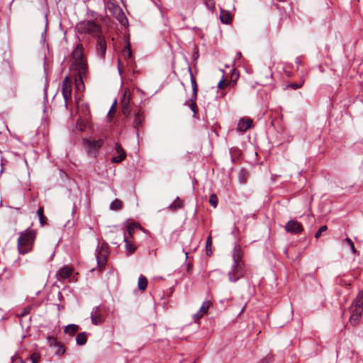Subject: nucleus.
Segmentation results:
<instances>
[{
  "label": "nucleus",
  "mask_w": 363,
  "mask_h": 363,
  "mask_svg": "<svg viewBox=\"0 0 363 363\" xmlns=\"http://www.w3.org/2000/svg\"><path fill=\"white\" fill-rule=\"evenodd\" d=\"M233 264L228 272V279L231 282H235L244 276L245 267L242 261V253L240 247L235 245L233 251Z\"/></svg>",
  "instance_id": "1"
},
{
  "label": "nucleus",
  "mask_w": 363,
  "mask_h": 363,
  "mask_svg": "<svg viewBox=\"0 0 363 363\" xmlns=\"http://www.w3.org/2000/svg\"><path fill=\"white\" fill-rule=\"evenodd\" d=\"M36 238L35 230L28 228L23 232L20 233L17 240L18 251L21 255H26L32 251Z\"/></svg>",
  "instance_id": "2"
},
{
  "label": "nucleus",
  "mask_w": 363,
  "mask_h": 363,
  "mask_svg": "<svg viewBox=\"0 0 363 363\" xmlns=\"http://www.w3.org/2000/svg\"><path fill=\"white\" fill-rule=\"evenodd\" d=\"M83 45L79 43L72 53L70 69L80 74L87 72V64L84 58Z\"/></svg>",
  "instance_id": "3"
},
{
  "label": "nucleus",
  "mask_w": 363,
  "mask_h": 363,
  "mask_svg": "<svg viewBox=\"0 0 363 363\" xmlns=\"http://www.w3.org/2000/svg\"><path fill=\"white\" fill-rule=\"evenodd\" d=\"M78 33L98 38L101 35V27L96 22L87 20L78 23L76 26Z\"/></svg>",
  "instance_id": "4"
},
{
  "label": "nucleus",
  "mask_w": 363,
  "mask_h": 363,
  "mask_svg": "<svg viewBox=\"0 0 363 363\" xmlns=\"http://www.w3.org/2000/svg\"><path fill=\"white\" fill-rule=\"evenodd\" d=\"M96 258L99 268H103L107 261L108 255V245L102 243L96 250Z\"/></svg>",
  "instance_id": "5"
},
{
  "label": "nucleus",
  "mask_w": 363,
  "mask_h": 363,
  "mask_svg": "<svg viewBox=\"0 0 363 363\" xmlns=\"http://www.w3.org/2000/svg\"><path fill=\"white\" fill-rule=\"evenodd\" d=\"M130 92L128 89H125L121 101V111L125 118L130 115Z\"/></svg>",
  "instance_id": "6"
},
{
  "label": "nucleus",
  "mask_w": 363,
  "mask_h": 363,
  "mask_svg": "<svg viewBox=\"0 0 363 363\" xmlns=\"http://www.w3.org/2000/svg\"><path fill=\"white\" fill-rule=\"evenodd\" d=\"M84 144L87 148L88 154L95 156L96 152L102 147L104 140L102 139H84Z\"/></svg>",
  "instance_id": "7"
},
{
  "label": "nucleus",
  "mask_w": 363,
  "mask_h": 363,
  "mask_svg": "<svg viewBox=\"0 0 363 363\" xmlns=\"http://www.w3.org/2000/svg\"><path fill=\"white\" fill-rule=\"evenodd\" d=\"M104 309L101 306H96L91 312V320L94 325H99L104 321Z\"/></svg>",
  "instance_id": "8"
},
{
  "label": "nucleus",
  "mask_w": 363,
  "mask_h": 363,
  "mask_svg": "<svg viewBox=\"0 0 363 363\" xmlns=\"http://www.w3.org/2000/svg\"><path fill=\"white\" fill-rule=\"evenodd\" d=\"M62 92L67 104L72 95V81L69 76H66L62 84Z\"/></svg>",
  "instance_id": "9"
},
{
  "label": "nucleus",
  "mask_w": 363,
  "mask_h": 363,
  "mask_svg": "<svg viewBox=\"0 0 363 363\" xmlns=\"http://www.w3.org/2000/svg\"><path fill=\"white\" fill-rule=\"evenodd\" d=\"M284 228L286 232L293 234H299L303 231L301 223L295 220L288 221Z\"/></svg>",
  "instance_id": "10"
},
{
  "label": "nucleus",
  "mask_w": 363,
  "mask_h": 363,
  "mask_svg": "<svg viewBox=\"0 0 363 363\" xmlns=\"http://www.w3.org/2000/svg\"><path fill=\"white\" fill-rule=\"evenodd\" d=\"M350 323L352 325L357 324L360 320L362 313V308L352 304L350 308Z\"/></svg>",
  "instance_id": "11"
},
{
  "label": "nucleus",
  "mask_w": 363,
  "mask_h": 363,
  "mask_svg": "<svg viewBox=\"0 0 363 363\" xmlns=\"http://www.w3.org/2000/svg\"><path fill=\"white\" fill-rule=\"evenodd\" d=\"M115 151H116V154H117V155L113 156L111 158L112 163H118L125 160V158L126 157V153L124 151L122 146L118 143H116V145H115Z\"/></svg>",
  "instance_id": "12"
},
{
  "label": "nucleus",
  "mask_w": 363,
  "mask_h": 363,
  "mask_svg": "<svg viewBox=\"0 0 363 363\" xmlns=\"http://www.w3.org/2000/svg\"><path fill=\"white\" fill-rule=\"evenodd\" d=\"M96 52L101 57H104L106 52V42L102 35L97 38Z\"/></svg>",
  "instance_id": "13"
},
{
  "label": "nucleus",
  "mask_w": 363,
  "mask_h": 363,
  "mask_svg": "<svg viewBox=\"0 0 363 363\" xmlns=\"http://www.w3.org/2000/svg\"><path fill=\"white\" fill-rule=\"evenodd\" d=\"M73 269L69 266H64L62 267L57 273V280H64L69 278L72 274Z\"/></svg>",
  "instance_id": "14"
},
{
  "label": "nucleus",
  "mask_w": 363,
  "mask_h": 363,
  "mask_svg": "<svg viewBox=\"0 0 363 363\" xmlns=\"http://www.w3.org/2000/svg\"><path fill=\"white\" fill-rule=\"evenodd\" d=\"M252 125V120L250 118H242L239 121L237 130L240 132H245Z\"/></svg>",
  "instance_id": "15"
},
{
  "label": "nucleus",
  "mask_w": 363,
  "mask_h": 363,
  "mask_svg": "<svg viewBox=\"0 0 363 363\" xmlns=\"http://www.w3.org/2000/svg\"><path fill=\"white\" fill-rule=\"evenodd\" d=\"M77 76L75 78V89L77 91H82L84 89V84L83 79L86 78V74L83 73L80 74L79 73H74Z\"/></svg>",
  "instance_id": "16"
},
{
  "label": "nucleus",
  "mask_w": 363,
  "mask_h": 363,
  "mask_svg": "<svg viewBox=\"0 0 363 363\" xmlns=\"http://www.w3.org/2000/svg\"><path fill=\"white\" fill-rule=\"evenodd\" d=\"M124 242L125 244V252L127 255H130L133 254L136 250L135 245L131 242L129 237L126 235V233H124Z\"/></svg>",
  "instance_id": "17"
},
{
  "label": "nucleus",
  "mask_w": 363,
  "mask_h": 363,
  "mask_svg": "<svg viewBox=\"0 0 363 363\" xmlns=\"http://www.w3.org/2000/svg\"><path fill=\"white\" fill-rule=\"evenodd\" d=\"M143 118H144V117H143V114L142 113H140V112L135 113L134 114L133 126L135 128L138 129L139 127L141 126L143 124Z\"/></svg>",
  "instance_id": "18"
},
{
  "label": "nucleus",
  "mask_w": 363,
  "mask_h": 363,
  "mask_svg": "<svg viewBox=\"0 0 363 363\" xmlns=\"http://www.w3.org/2000/svg\"><path fill=\"white\" fill-rule=\"evenodd\" d=\"M189 70L190 72L191 84V86H192L191 97H192V100H196V99L197 97V91H198L197 84H196V81L195 78L193 77V74H192L190 67L189 68Z\"/></svg>",
  "instance_id": "19"
},
{
  "label": "nucleus",
  "mask_w": 363,
  "mask_h": 363,
  "mask_svg": "<svg viewBox=\"0 0 363 363\" xmlns=\"http://www.w3.org/2000/svg\"><path fill=\"white\" fill-rule=\"evenodd\" d=\"M220 19L222 23L228 24L231 21L232 17L228 11L221 9Z\"/></svg>",
  "instance_id": "20"
},
{
  "label": "nucleus",
  "mask_w": 363,
  "mask_h": 363,
  "mask_svg": "<svg viewBox=\"0 0 363 363\" xmlns=\"http://www.w3.org/2000/svg\"><path fill=\"white\" fill-rule=\"evenodd\" d=\"M87 335L86 333H80L77 335L76 342L79 345H84L86 342Z\"/></svg>",
  "instance_id": "21"
},
{
  "label": "nucleus",
  "mask_w": 363,
  "mask_h": 363,
  "mask_svg": "<svg viewBox=\"0 0 363 363\" xmlns=\"http://www.w3.org/2000/svg\"><path fill=\"white\" fill-rule=\"evenodd\" d=\"M79 330V326L74 324H70L65 327V333L70 335H74Z\"/></svg>",
  "instance_id": "22"
},
{
  "label": "nucleus",
  "mask_w": 363,
  "mask_h": 363,
  "mask_svg": "<svg viewBox=\"0 0 363 363\" xmlns=\"http://www.w3.org/2000/svg\"><path fill=\"white\" fill-rule=\"evenodd\" d=\"M122 56L126 60H130L132 59V51L130 50V45H127L124 47L122 51Z\"/></svg>",
  "instance_id": "23"
},
{
  "label": "nucleus",
  "mask_w": 363,
  "mask_h": 363,
  "mask_svg": "<svg viewBox=\"0 0 363 363\" xmlns=\"http://www.w3.org/2000/svg\"><path fill=\"white\" fill-rule=\"evenodd\" d=\"M138 288L141 291L146 289L147 286V280L145 277L141 275L138 279Z\"/></svg>",
  "instance_id": "24"
},
{
  "label": "nucleus",
  "mask_w": 363,
  "mask_h": 363,
  "mask_svg": "<svg viewBox=\"0 0 363 363\" xmlns=\"http://www.w3.org/2000/svg\"><path fill=\"white\" fill-rule=\"evenodd\" d=\"M183 206V202L182 200L179 199V197H177L174 201L171 203L169 206V208L172 210V211H175L177 209H179V208H182Z\"/></svg>",
  "instance_id": "25"
},
{
  "label": "nucleus",
  "mask_w": 363,
  "mask_h": 363,
  "mask_svg": "<svg viewBox=\"0 0 363 363\" xmlns=\"http://www.w3.org/2000/svg\"><path fill=\"white\" fill-rule=\"evenodd\" d=\"M211 306V303L210 301H204L199 310V313L203 314V315H206L208 313V310Z\"/></svg>",
  "instance_id": "26"
},
{
  "label": "nucleus",
  "mask_w": 363,
  "mask_h": 363,
  "mask_svg": "<svg viewBox=\"0 0 363 363\" xmlns=\"http://www.w3.org/2000/svg\"><path fill=\"white\" fill-rule=\"evenodd\" d=\"M37 214L39 217V220L41 225H44L46 223V217L44 216L43 208L40 207L37 211Z\"/></svg>",
  "instance_id": "27"
},
{
  "label": "nucleus",
  "mask_w": 363,
  "mask_h": 363,
  "mask_svg": "<svg viewBox=\"0 0 363 363\" xmlns=\"http://www.w3.org/2000/svg\"><path fill=\"white\" fill-rule=\"evenodd\" d=\"M352 304L362 308V306H363V290L359 293L356 299L352 302Z\"/></svg>",
  "instance_id": "28"
},
{
  "label": "nucleus",
  "mask_w": 363,
  "mask_h": 363,
  "mask_svg": "<svg viewBox=\"0 0 363 363\" xmlns=\"http://www.w3.org/2000/svg\"><path fill=\"white\" fill-rule=\"evenodd\" d=\"M121 207H122V203L118 199L114 200L113 201L111 202V203L110 205V208L111 210H115V211L121 209Z\"/></svg>",
  "instance_id": "29"
},
{
  "label": "nucleus",
  "mask_w": 363,
  "mask_h": 363,
  "mask_svg": "<svg viewBox=\"0 0 363 363\" xmlns=\"http://www.w3.org/2000/svg\"><path fill=\"white\" fill-rule=\"evenodd\" d=\"M344 243H346L350 247V248L353 254L357 253V251L354 247V242H352V240L350 238H347L344 240Z\"/></svg>",
  "instance_id": "30"
},
{
  "label": "nucleus",
  "mask_w": 363,
  "mask_h": 363,
  "mask_svg": "<svg viewBox=\"0 0 363 363\" xmlns=\"http://www.w3.org/2000/svg\"><path fill=\"white\" fill-rule=\"evenodd\" d=\"M218 199L216 194L211 195L209 198V203L213 207L216 208L218 205Z\"/></svg>",
  "instance_id": "31"
},
{
  "label": "nucleus",
  "mask_w": 363,
  "mask_h": 363,
  "mask_svg": "<svg viewBox=\"0 0 363 363\" xmlns=\"http://www.w3.org/2000/svg\"><path fill=\"white\" fill-rule=\"evenodd\" d=\"M206 252L208 255H209L210 253H211V247H212V238L211 236H208L206 239Z\"/></svg>",
  "instance_id": "32"
},
{
  "label": "nucleus",
  "mask_w": 363,
  "mask_h": 363,
  "mask_svg": "<svg viewBox=\"0 0 363 363\" xmlns=\"http://www.w3.org/2000/svg\"><path fill=\"white\" fill-rule=\"evenodd\" d=\"M206 7L211 11L215 9V1L213 0H204Z\"/></svg>",
  "instance_id": "33"
},
{
  "label": "nucleus",
  "mask_w": 363,
  "mask_h": 363,
  "mask_svg": "<svg viewBox=\"0 0 363 363\" xmlns=\"http://www.w3.org/2000/svg\"><path fill=\"white\" fill-rule=\"evenodd\" d=\"M190 101H191V104L189 105V107L194 113V117H196V108H197L196 103L195 100H192V97L191 98Z\"/></svg>",
  "instance_id": "34"
},
{
  "label": "nucleus",
  "mask_w": 363,
  "mask_h": 363,
  "mask_svg": "<svg viewBox=\"0 0 363 363\" xmlns=\"http://www.w3.org/2000/svg\"><path fill=\"white\" fill-rule=\"evenodd\" d=\"M116 10L118 11L119 13H118V21L122 23V24H124L125 21H127V19L125 17L124 14L123 13L122 11L119 9V8H117Z\"/></svg>",
  "instance_id": "35"
},
{
  "label": "nucleus",
  "mask_w": 363,
  "mask_h": 363,
  "mask_svg": "<svg viewBox=\"0 0 363 363\" xmlns=\"http://www.w3.org/2000/svg\"><path fill=\"white\" fill-rule=\"evenodd\" d=\"M138 227V225L136 223H131L129 224L127 227V231L129 234V236L130 237L132 235V233L133 230Z\"/></svg>",
  "instance_id": "36"
},
{
  "label": "nucleus",
  "mask_w": 363,
  "mask_h": 363,
  "mask_svg": "<svg viewBox=\"0 0 363 363\" xmlns=\"http://www.w3.org/2000/svg\"><path fill=\"white\" fill-rule=\"evenodd\" d=\"M326 230H327L326 225L321 226L315 234V238L318 239L321 236L322 233L325 232Z\"/></svg>",
  "instance_id": "37"
},
{
  "label": "nucleus",
  "mask_w": 363,
  "mask_h": 363,
  "mask_svg": "<svg viewBox=\"0 0 363 363\" xmlns=\"http://www.w3.org/2000/svg\"><path fill=\"white\" fill-rule=\"evenodd\" d=\"M40 359V355L37 353H33L30 357L31 363H38Z\"/></svg>",
  "instance_id": "38"
},
{
  "label": "nucleus",
  "mask_w": 363,
  "mask_h": 363,
  "mask_svg": "<svg viewBox=\"0 0 363 363\" xmlns=\"http://www.w3.org/2000/svg\"><path fill=\"white\" fill-rule=\"evenodd\" d=\"M116 104H117V101H116V100H115V101H114V102H113V104H112V106H111V107L110 110H109V112H108V116H109L110 117H111V113H115V111H116Z\"/></svg>",
  "instance_id": "39"
},
{
  "label": "nucleus",
  "mask_w": 363,
  "mask_h": 363,
  "mask_svg": "<svg viewBox=\"0 0 363 363\" xmlns=\"http://www.w3.org/2000/svg\"><path fill=\"white\" fill-rule=\"evenodd\" d=\"M302 84H303V82H302V83H301V84H298V83H291V84H290L289 85V87H291V89H298V88L301 87Z\"/></svg>",
  "instance_id": "40"
},
{
  "label": "nucleus",
  "mask_w": 363,
  "mask_h": 363,
  "mask_svg": "<svg viewBox=\"0 0 363 363\" xmlns=\"http://www.w3.org/2000/svg\"><path fill=\"white\" fill-rule=\"evenodd\" d=\"M228 84V82H226L224 80H220L219 82H218V88L220 89H223L225 87H226V86Z\"/></svg>",
  "instance_id": "41"
},
{
  "label": "nucleus",
  "mask_w": 363,
  "mask_h": 363,
  "mask_svg": "<svg viewBox=\"0 0 363 363\" xmlns=\"http://www.w3.org/2000/svg\"><path fill=\"white\" fill-rule=\"evenodd\" d=\"M203 316V314L199 313V311H198L196 313H195L193 315V318L194 320H199V319L201 318Z\"/></svg>",
  "instance_id": "42"
},
{
  "label": "nucleus",
  "mask_w": 363,
  "mask_h": 363,
  "mask_svg": "<svg viewBox=\"0 0 363 363\" xmlns=\"http://www.w3.org/2000/svg\"><path fill=\"white\" fill-rule=\"evenodd\" d=\"M29 312V310L28 309H24L23 312L22 313V314L21 315V316H24L26 315V314H28Z\"/></svg>",
  "instance_id": "43"
},
{
  "label": "nucleus",
  "mask_w": 363,
  "mask_h": 363,
  "mask_svg": "<svg viewBox=\"0 0 363 363\" xmlns=\"http://www.w3.org/2000/svg\"><path fill=\"white\" fill-rule=\"evenodd\" d=\"M118 70H119V72L121 73V67H120V64L118 65Z\"/></svg>",
  "instance_id": "44"
},
{
  "label": "nucleus",
  "mask_w": 363,
  "mask_h": 363,
  "mask_svg": "<svg viewBox=\"0 0 363 363\" xmlns=\"http://www.w3.org/2000/svg\"><path fill=\"white\" fill-rule=\"evenodd\" d=\"M279 1H286V0H279Z\"/></svg>",
  "instance_id": "45"
}]
</instances>
